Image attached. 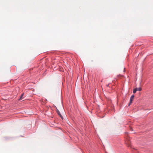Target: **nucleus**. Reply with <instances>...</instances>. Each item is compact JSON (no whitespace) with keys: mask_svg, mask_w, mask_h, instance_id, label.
Instances as JSON below:
<instances>
[{"mask_svg":"<svg viewBox=\"0 0 153 153\" xmlns=\"http://www.w3.org/2000/svg\"><path fill=\"white\" fill-rule=\"evenodd\" d=\"M136 88H137V91H140L141 90V88L140 87Z\"/></svg>","mask_w":153,"mask_h":153,"instance_id":"nucleus-4","label":"nucleus"},{"mask_svg":"<svg viewBox=\"0 0 153 153\" xmlns=\"http://www.w3.org/2000/svg\"><path fill=\"white\" fill-rule=\"evenodd\" d=\"M131 96H134V94L132 95Z\"/></svg>","mask_w":153,"mask_h":153,"instance_id":"nucleus-8","label":"nucleus"},{"mask_svg":"<svg viewBox=\"0 0 153 153\" xmlns=\"http://www.w3.org/2000/svg\"><path fill=\"white\" fill-rule=\"evenodd\" d=\"M134 96H131V97L130 100V102L128 104V106H130L131 105V104L132 103V101L134 100Z\"/></svg>","mask_w":153,"mask_h":153,"instance_id":"nucleus-1","label":"nucleus"},{"mask_svg":"<svg viewBox=\"0 0 153 153\" xmlns=\"http://www.w3.org/2000/svg\"><path fill=\"white\" fill-rule=\"evenodd\" d=\"M57 113L61 117H62L61 115L60 114V112H59L58 110V111H57Z\"/></svg>","mask_w":153,"mask_h":153,"instance_id":"nucleus-5","label":"nucleus"},{"mask_svg":"<svg viewBox=\"0 0 153 153\" xmlns=\"http://www.w3.org/2000/svg\"><path fill=\"white\" fill-rule=\"evenodd\" d=\"M24 93H22V94H21V96H23V95H24Z\"/></svg>","mask_w":153,"mask_h":153,"instance_id":"nucleus-7","label":"nucleus"},{"mask_svg":"<svg viewBox=\"0 0 153 153\" xmlns=\"http://www.w3.org/2000/svg\"><path fill=\"white\" fill-rule=\"evenodd\" d=\"M23 99H24V98L23 97V96H21V97L20 98H19V100H23Z\"/></svg>","mask_w":153,"mask_h":153,"instance_id":"nucleus-6","label":"nucleus"},{"mask_svg":"<svg viewBox=\"0 0 153 153\" xmlns=\"http://www.w3.org/2000/svg\"><path fill=\"white\" fill-rule=\"evenodd\" d=\"M126 143L127 144L128 146H129L130 144V141L127 138L126 140Z\"/></svg>","mask_w":153,"mask_h":153,"instance_id":"nucleus-2","label":"nucleus"},{"mask_svg":"<svg viewBox=\"0 0 153 153\" xmlns=\"http://www.w3.org/2000/svg\"><path fill=\"white\" fill-rule=\"evenodd\" d=\"M137 91V88H135V89H134V90H133V93H134V94L136 92V91Z\"/></svg>","mask_w":153,"mask_h":153,"instance_id":"nucleus-3","label":"nucleus"}]
</instances>
